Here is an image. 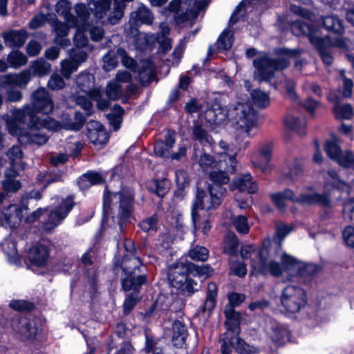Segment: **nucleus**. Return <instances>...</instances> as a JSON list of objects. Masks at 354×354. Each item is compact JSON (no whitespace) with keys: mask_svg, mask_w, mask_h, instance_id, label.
<instances>
[{"mask_svg":"<svg viewBox=\"0 0 354 354\" xmlns=\"http://www.w3.org/2000/svg\"><path fill=\"white\" fill-rule=\"evenodd\" d=\"M118 207L117 223L120 230L123 229V225L127 223L132 216L133 210V196L127 191L122 190L115 193H105L103 198V218L102 227L95 234L94 241L95 246L90 250L93 254L98 252V247L96 246L102 237V230L105 227H115V218L112 215L113 209Z\"/></svg>","mask_w":354,"mask_h":354,"instance_id":"1","label":"nucleus"},{"mask_svg":"<svg viewBox=\"0 0 354 354\" xmlns=\"http://www.w3.org/2000/svg\"><path fill=\"white\" fill-rule=\"evenodd\" d=\"M53 109V101L48 91L40 87L32 93L30 104H26L21 109H15L14 115L22 122H26L28 118L32 126L37 125L42 131L54 130L57 127V122L47 115Z\"/></svg>","mask_w":354,"mask_h":354,"instance_id":"2","label":"nucleus"},{"mask_svg":"<svg viewBox=\"0 0 354 354\" xmlns=\"http://www.w3.org/2000/svg\"><path fill=\"white\" fill-rule=\"evenodd\" d=\"M226 321L225 323L227 332L221 336V350L222 354H230L231 348H234L239 354H252L254 353V347L247 344L239 337L240 333L241 315L232 309V306L225 308Z\"/></svg>","mask_w":354,"mask_h":354,"instance_id":"3","label":"nucleus"},{"mask_svg":"<svg viewBox=\"0 0 354 354\" xmlns=\"http://www.w3.org/2000/svg\"><path fill=\"white\" fill-rule=\"evenodd\" d=\"M297 53L298 50L296 49L281 48L278 50L276 58L265 57L254 59L253 64L256 68L255 78L259 82L270 81L277 71L283 70L288 66L290 57L295 56Z\"/></svg>","mask_w":354,"mask_h":354,"instance_id":"4","label":"nucleus"},{"mask_svg":"<svg viewBox=\"0 0 354 354\" xmlns=\"http://www.w3.org/2000/svg\"><path fill=\"white\" fill-rule=\"evenodd\" d=\"M194 266L190 262L180 261L168 268L167 278L170 286L185 297H189L198 290V285L188 277L189 271Z\"/></svg>","mask_w":354,"mask_h":354,"instance_id":"5","label":"nucleus"},{"mask_svg":"<svg viewBox=\"0 0 354 354\" xmlns=\"http://www.w3.org/2000/svg\"><path fill=\"white\" fill-rule=\"evenodd\" d=\"M306 190L310 193H303L296 196L292 190L286 189L283 192L273 194L271 196L272 201L280 210H283L286 206V201L299 203L302 205H319L324 207H330L331 201L326 193L313 192L312 187H307Z\"/></svg>","mask_w":354,"mask_h":354,"instance_id":"6","label":"nucleus"},{"mask_svg":"<svg viewBox=\"0 0 354 354\" xmlns=\"http://www.w3.org/2000/svg\"><path fill=\"white\" fill-rule=\"evenodd\" d=\"M13 118L8 120L7 127L9 133L18 136L19 141L22 144H35L42 145L48 140V136L37 125L32 126V122L27 118L26 122L17 120L12 111Z\"/></svg>","mask_w":354,"mask_h":354,"instance_id":"7","label":"nucleus"},{"mask_svg":"<svg viewBox=\"0 0 354 354\" xmlns=\"http://www.w3.org/2000/svg\"><path fill=\"white\" fill-rule=\"evenodd\" d=\"M129 247L132 248V243L130 241H125L124 248L129 252V254L124 257L122 263V268L127 274L126 278L122 281V285L125 291L138 290L142 285L146 283L147 277L144 274H137V272H140L139 267L141 265V261L140 258L135 255V250L132 248L131 252Z\"/></svg>","mask_w":354,"mask_h":354,"instance_id":"8","label":"nucleus"},{"mask_svg":"<svg viewBox=\"0 0 354 354\" xmlns=\"http://www.w3.org/2000/svg\"><path fill=\"white\" fill-rule=\"evenodd\" d=\"M167 0H150L153 6H161ZM188 0H173L168 6V10L174 13V18L177 23H183L188 20H193L198 17L199 12L207 6L206 0H190L188 8L183 12V4Z\"/></svg>","mask_w":354,"mask_h":354,"instance_id":"9","label":"nucleus"},{"mask_svg":"<svg viewBox=\"0 0 354 354\" xmlns=\"http://www.w3.org/2000/svg\"><path fill=\"white\" fill-rule=\"evenodd\" d=\"M229 120L234 122L246 134L250 136V131L257 122V115L253 107L248 103H238L229 107Z\"/></svg>","mask_w":354,"mask_h":354,"instance_id":"10","label":"nucleus"},{"mask_svg":"<svg viewBox=\"0 0 354 354\" xmlns=\"http://www.w3.org/2000/svg\"><path fill=\"white\" fill-rule=\"evenodd\" d=\"M194 149L193 160L199 165L203 171H208L213 169H224L227 173L231 174L236 171V153L232 155L225 154L223 156V160L216 161L212 156L202 151H197L195 147Z\"/></svg>","mask_w":354,"mask_h":354,"instance_id":"11","label":"nucleus"},{"mask_svg":"<svg viewBox=\"0 0 354 354\" xmlns=\"http://www.w3.org/2000/svg\"><path fill=\"white\" fill-rule=\"evenodd\" d=\"M209 194L202 189H197L196 199L192 207V222L196 225L198 219V209L209 211L218 207L223 201V194L221 191L214 187H208Z\"/></svg>","mask_w":354,"mask_h":354,"instance_id":"12","label":"nucleus"},{"mask_svg":"<svg viewBox=\"0 0 354 354\" xmlns=\"http://www.w3.org/2000/svg\"><path fill=\"white\" fill-rule=\"evenodd\" d=\"M280 301L286 312L298 313L304 308L307 303L306 291L297 286H286L281 290Z\"/></svg>","mask_w":354,"mask_h":354,"instance_id":"13","label":"nucleus"},{"mask_svg":"<svg viewBox=\"0 0 354 354\" xmlns=\"http://www.w3.org/2000/svg\"><path fill=\"white\" fill-rule=\"evenodd\" d=\"M75 205L73 196L62 199L59 204L52 208L47 214L43 227L46 231H50L59 225L65 219Z\"/></svg>","mask_w":354,"mask_h":354,"instance_id":"14","label":"nucleus"},{"mask_svg":"<svg viewBox=\"0 0 354 354\" xmlns=\"http://www.w3.org/2000/svg\"><path fill=\"white\" fill-rule=\"evenodd\" d=\"M75 9L80 20L77 21L75 26L77 32L74 35L73 42L77 48H80L86 46L88 43L87 37L88 10L86 6L83 3L77 4Z\"/></svg>","mask_w":354,"mask_h":354,"instance_id":"15","label":"nucleus"},{"mask_svg":"<svg viewBox=\"0 0 354 354\" xmlns=\"http://www.w3.org/2000/svg\"><path fill=\"white\" fill-rule=\"evenodd\" d=\"M264 251H259V260L251 259L250 266L252 268V274H270L278 277L283 271L281 264L275 261H268Z\"/></svg>","mask_w":354,"mask_h":354,"instance_id":"16","label":"nucleus"},{"mask_svg":"<svg viewBox=\"0 0 354 354\" xmlns=\"http://www.w3.org/2000/svg\"><path fill=\"white\" fill-rule=\"evenodd\" d=\"M37 322V319H30L26 317H15L12 320V327L23 340H33L41 331Z\"/></svg>","mask_w":354,"mask_h":354,"instance_id":"17","label":"nucleus"},{"mask_svg":"<svg viewBox=\"0 0 354 354\" xmlns=\"http://www.w3.org/2000/svg\"><path fill=\"white\" fill-rule=\"evenodd\" d=\"M40 199L41 194L37 190H32L24 194L21 198V207L16 204L10 205L3 214H4L5 219L9 225L14 227L21 221L22 217V209H27V202L28 199Z\"/></svg>","mask_w":354,"mask_h":354,"instance_id":"18","label":"nucleus"},{"mask_svg":"<svg viewBox=\"0 0 354 354\" xmlns=\"http://www.w3.org/2000/svg\"><path fill=\"white\" fill-rule=\"evenodd\" d=\"M324 149L328 156L344 167L354 168V156L351 151L341 150L334 140L326 142Z\"/></svg>","mask_w":354,"mask_h":354,"instance_id":"19","label":"nucleus"},{"mask_svg":"<svg viewBox=\"0 0 354 354\" xmlns=\"http://www.w3.org/2000/svg\"><path fill=\"white\" fill-rule=\"evenodd\" d=\"M265 330L270 339L278 344L285 343L290 339L287 328L270 317L266 320Z\"/></svg>","mask_w":354,"mask_h":354,"instance_id":"20","label":"nucleus"},{"mask_svg":"<svg viewBox=\"0 0 354 354\" xmlns=\"http://www.w3.org/2000/svg\"><path fill=\"white\" fill-rule=\"evenodd\" d=\"M291 28L294 34L306 35L308 37L310 42L316 48L320 47L322 38L317 35V30L310 23L298 20L292 24Z\"/></svg>","mask_w":354,"mask_h":354,"instance_id":"21","label":"nucleus"},{"mask_svg":"<svg viewBox=\"0 0 354 354\" xmlns=\"http://www.w3.org/2000/svg\"><path fill=\"white\" fill-rule=\"evenodd\" d=\"M272 156V150L270 145H264L259 149V152L252 156V165L263 172H266L272 169L270 164Z\"/></svg>","mask_w":354,"mask_h":354,"instance_id":"22","label":"nucleus"},{"mask_svg":"<svg viewBox=\"0 0 354 354\" xmlns=\"http://www.w3.org/2000/svg\"><path fill=\"white\" fill-rule=\"evenodd\" d=\"M28 257L31 264L38 267L44 266L49 257L48 248L42 243H36L29 250Z\"/></svg>","mask_w":354,"mask_h":354,"instance_id":"23","label":"nucleus"},{"mask_svg":"<svg viewBox=\"0 0 354 354\" xmlns=\"http://www.w3.org/2000/svg\"><path fill=\"white\" fill-rule=\"evenodd\" d=\"M229 108L226 109L221 104L215 102L207 109L204 116L206 121L212 124H221L227 119L229 120Z\"/></svg>","mask_w":354,"mask_h":354,"instance_id":"24","label":"nucleus"},{"mask_svg":"<svg viewBox=\"0 0 354 354\" xmlns=\"http://www.w3.org/2000/svg\"><path fill=\"white\" fill-rule=\"evenodd\" d=\"M232 189H237L240 192L247 191L249 194L257 192L259 186L256 181L252 180L250 174H245L238 176L232 182Z\"/></svg>","mask_w":354,"mask_h":354,"instance_id":"25","label":"nucleus"},{"mask_svg":"<svg viewBox=\"0 0 354 354\" xmlns=\"http://www.w3.org/2000/svg\"><path fill=\"white\" fill-rule=\"evenodd\" d=\"M109 140V134L104 127L95 120H90V142L95 146L104 145Z\"/></svg>","mask_w":354,"mask_h":354,"instance_id":"26","label":"nucleus"},{"mask_svg":"<svg viewBox=\"0 0 354 354\" xmlns=\"http://www.w3.org/2000/svg\"><path fill=\"white\" fill-rule=\"evenodd\" d=\"M52 26L54 32L56 33L54 42L62 47L68 46L71 44V41L66 38V36L68 35L70 28H73L74 26L59 21H53Z\"/></svg>","mask_w":354,"mask_h":354,"instance_id":"27","label":"nucleus"},{"mask_svg":"<svg viewBox=\"0 0 354 354\" xmlns=\"http://www.w3.org/2000/svg\"><path fill=\"white\" fill-rule=\"evenodd\" d=\"M174 135L168 133L165 136V140L157 141L153 147L154 153L160 157L169 158L171 156V149L175 144Z\"/></svg>","mask_w":354,"mask_h":354,"instance_id":"28","label":"nucleus"},{"mask_svg":"<svg viewBox=\"0 0 354 354\" xmlns=\"http://www.w3.org/2000/svg\"><path fill=\"white\" fill-rule=\"evenodd\" d=\"M28 35L25 30H11L2 34L5 42L10 48H20L26 42Z\"/></svg>","mask_w":354,"mask_h":354,"instance_id":"29","label":"nucleus"},{"mask_svg":"<svg viewBox=\"0 0 354 354\" xmlns=\"http://www.w3.org/2000/svg\"><path fill=\"white\" fill-rule=\"evenodd\" d=\"M131 23L145 25H151L154 16L151 10L144 5L140 6L136 10L133 11L130 15Z\"/></svg>","mask_w":354,"mask_h":354,"instance_id":"30","label":"nucleus"},{"mask_svg":"<svg viewBox=\"0 0 354 354\" xmlns=\"http://www.w3.org/2000/svg\"><path fill=\"white\" fill-rule=\"evenodd\" d=\"M301 261L294 257L282 252L281 256V267L283 272L288 274V280L293 281L297 269H300L299 265Z\"/></svg>","mask_w":354,"mask_h":354,"instance_id":"31","label":"nucleus"},{"mask_svg":"<svg viewBox=\"0 0 354 354\" xmlns=\"http://www.w3.org/2000/svg\"><path fill=\"white\" fill-rule=\"evenodd\" d=\"M19 173L15 169L8 168L4 172V180H2V187L6 192H16L21 188V183L17 178Z\"/></svg>","mask_w":354,"mask_h":354,"instance_id":"32","label":"nucleus"},{"mask_svg":"<svg viewBox=\"0 0 354 354\" xmlns=\"http://www.w3.org/2000/svg\"><path fill=\"white\" fill-rule=\"evenodd\" d=\"M187 337V329L185 324L176 320L172 324L171 342L176 347H183Z\"/></svg>","mask_w":354,"mask_h":354,"instance_id":"33","label":"nucleus"},{"mask_svg":"<svg viewBox=\"0 0 354 354\" xmlns=\"http://www.w3.org/2000/svg\"><path fill=\"white\" fill-rule=\"evenodd\" d=\"M32 77L30 70L26 69L19 73H10L5 76L6 82L21 88L26 87Z\"/></svg>","mask_w":354,"mask_h":354,"instance_id":"34","label":"nucleus"},{"mask_svg":"<svg viewBox=\"0 0 354 354\" xmlns=\"http://www.w3.org/2000/svg\"><path fill=\"white\" fill-rule=\"evenodd\" d=\"M218 171H210L209 178L212 182V184L209 187H214L215 189L221 191V194L224 195L226 192V189L223 187V185H226L230 181V177L226 174L227 172L222 171L223 169H218Z\"/></svg>","mask_w":354,"mask_h":354,"instance_id":"35","label":"nucleus"},{"mask_svg":"<svg viewBox=\"0 0 354 354\" xmlns=\"http://www.w3.org/2000/svg\"><path fill=\"white\" fill-rule=\"evenodd\" d=\"M71 9V4L66 0H60L56 4L57 12L64 18L66 23L69 24L71 26H75L80 19L77 16L75 17L70 12Z\"/></svg>","mask_w":354,"mask_h":354,"instance_id":"36","label":"nucleus"},{"mask_svg":"<svg viewBox=\"0 0 354 354\" xmlns=\"http://www.w3.org/2000/svg\"><path fill=\"white\" fill-rule=\"evenodd\" d=\"M1 247L7 257L8 261L12 264H17L20 259L16 248V243L11 239H6L1 243Z\"/></svg>","mask_w":354,"mask_h":354,"instance_id":"37","label":"nucleus"},{"mask_svg":"<svg viewBox=\"0 0 354 354\" xmlns=\"http://www.w3.org/2000/svg\"><path fill=\"white\" fill-rule=\"evenodd\" d=\"M282 243L279 238H273L272 240L268 238L263 242V247L259 251H264L266 257L278 256L282 250Z\"/></svg>","mask_w":354,"mask_h":354,"instance_id":"38","label":"nucleus"},{"mask_svg":"<svg viewBox=\"0 0 354 354\" xmlns=\"http://www.w3.org/2000/svg\"><path fill=\"white\" fill-rule=\"evenodd\" d=\"M169 186V180L165 178L153 179L147 183L149 190L155 193L159 197H163L168 192Z\"/></svg>","mask_w":354,"mask_h":354,"instance_id":"39","label":"nucleus"},{"mask_svg":"<svg viewBox=\"0 0 354 354\" xmlns=\"http://www.w3.org/2000/svg\"><path fill=\"white\" fill-rule=\"evenodd\" d=\"M28 70L35 76L43 77L50 72L51 65L44 59L39 58L31 62Z\"/></svg>","mask_w":354,"mask_h":354,"instance_id":"40","label":"nucleus"},{"mask_svg":"<svg viewBox=\"0 0 354 354\" xmlns=\"http://www.w3.org/2000/svg\"><path fill=\"white\" fill-rule=\"evenodd\" d=\"M6 156L8 157L10 161L11 167L13 169H24V166L22 162L23 152L19 146H13L6 153Z\"/></svg>","mask_w":354,"mask_h":354,"instance_id":"41","label":"nucleus"},{"mask_svg":"<svg viewBox=\"0 0 354 354\" xmlns=\"http://www.w3.org/2000/svg\"><path fill=\"white\" fill-rule=\"evenodd\" d=\"M324 27L328 31L333 32L338 35L344 32L342 21L335 15H329L322 19Z\"/></svg>","mask_w":354,"mask_h":354,"instance_id":"42","label":"nucleus"},{"mask_svg":"<svg viewBox=\"0 0 354 354\" xmlns=\"http://www.w3.org/2000/svg\"><path fill=\"white\" fill-rule=\"evenodd\" d=\"M250 96L254 104L259 109H265L270 104L268 93L261 89H254L250 92Z\"/></svg>","mask_w":354,"mask_h":354,"instance_id":"43","label":"nucleus"},{"mask_svg":"<svg viewBox=\"0 0 354 354\" xmlns=\"http://www.w3.org/2000/svg\"><path fill=\"white\" fill-rule=\"evenodd\" d=\"M8 63L13 68H19L26 64L28 62L27 57L19 50H12L7 57Z\"/></svg>","mask_w":354,"mask_h":354,"instance_id":"44","label":"nucleus"},{"mask_svg":"<svg viewBox=\"0 0 354 354\" xmlns=\"http://www.w3.org/2000/svg\"><path fill=\"white\" fill-rule=\"evenodd\" d=\"M124 109L120 105H115L111 113L107 115L110 124L114 131H118L120 127Z\"/></svg>","mask_w":354,"mask_h":354,"instance_id":"45","label":"nucleus"},{"mask_svg":"<svg viewBox=\"0 0 354 354\" xmlns=\"http://www.w3.org/2000/svg\"><path fill=\"white\" fill-rule=\"evenodd\" d=\"M287 127L295 131L299 135L305 133L306 121L293 115H288L285 120Z\"/></svg>","mask_w":354,"mask_h":354,"instance_id":"46","label":"nucleus"},{"mask_svg":"<svg viewBox=\"0 0 354 354\" xmlns=\"http://www.w3.org/2000/svg\"><path fill=\"white\" fill-rule=\"evenodd\" d=\"M239 241L234 234L228 235L224 242L223 252L231 256H237Z\"/></svg>","mask_w":354,"mask_h":354,"instance_id":"47","label":"nucleus"},{"mask_svg":"<svg viewBox=\"0 0 354 354\" xmlns=\"http://www.w3.org/2000/svg\"><path fill=\"white\" fill-rule=\"evenodd\" d=\"M194 139L198 140L203 145H211L212 138L205 128L201 125H196L193 129Z\"/></svg>","mask_w":354,"mask_h":354,"instance_id":"48","label":"nucleus"},{"mask_svg":"<svg viewBox=\"0 0 354 354\" xmlns=\"http://www.w3.org/2000/svg\"><path fill=\"white\" fill-rule=\"evenodd\" d=\"M122 85L113 80L109 82L106 87V94L109 100H117L122 95Z\"/></svg>","mask_w":354,"mask_h":354,"instance_id":"49","label":"nucleus"},{"mask_svg":"<svg viewBox=\"0 0 354 354\" xmlns=\"http://www.w3.org/2000/svg\"><path fill=\"white\" fill-rule=\"evenodd\" d=\"M78 67V63L73 58L64 59L61 62L62 74L64 77L68 79L71 74L77 70Z\"/></svg>","mask_w":354,"mask_h":354,"instance_id":"50","label":"nucleus"},{"mask_svg":"<svg viewBox=\"0 0 354 354\" xmlns=\"http://www.w3.org/2000/svg\"><path fill=\"white\" fill-rule=\"evenodd\" d=\"M333 112L337 118L339 119H351L353 115V108L351 105L346 104L341 105L337 104L333 108Z\"/></svg>","mask_w":354,"mask_h":354,"instance_id":"51","label":"nucleus"},{"mask_svg":"<svg viewBox=\"0 0 354 354\" xmlns=\"http://www.w3.org/2000/svg\"><path fill=\"white\" fill-rule=\"evenodd\" d=\"M188 255L194 261H205L208 259L209 251L203 246L196 245L189 251Z\"/></svg>","mask_w":354,"mask_h":354,"instance_id":"52","label":"nucleus"},{"mask_svg":"<svg viewBox=\"0 0 354 354\" xmlns=\"http://www.w3.org/2000/svg\"><path fill=\"white\" fill-rule=\"evenodd\" d=\"M140 229L147 233H153L158 230V218L156 215L153 214L142 220L140 224Z\"/></svg>","mask_w":354,"mask_h":354,"instance_id":"53","label":"nucleus"},{"mask_svg":"<svg viewBox=\"0 0 354 354\" xmlns=\"http://www.w3.org/2000/svg\"><path fill=\"white\" fill-rule=\"evenodd\" d=\"M116 55L120 59L122 65L131 71H136V60L128 56L126 50L122 48H118L116 50Z\"/></svg>","mask_w":354,"mask_h":354,"instance_id":"54","label":"nucleus"},{"mask_svg":"<svg viewBox=\"0 0 354 354\" xmlns=\"http://www.w3.org/2000/svg\"><path fill=\"white\" fill-rule=\"evenodd\" d=\"M234 227L239 233L247 234L249 232L250 226L248 218L243 215L234 216L232 218Z\"/></svg>","mask_w":354,"mask_h":354,"instance_id":"55","label":"nucleus"},{"mask_svg":"<svg viewBox=\"0 0 354 354\" xmlns=\"http://www.w3.org/2000/svg\"><path fill=\"white\" fill-rule=\"evenodd\" d=\"M233 44V36L227 30H225L218 39V48L221 50L230 49Z\"/></svg>","mask_w":354,"mask_h":354,"instance_id":"56","label":"nucleus"},{"mask_svg":"<svg viewBox=\"0 0 354 354\" xmlns=\"http://www.w3.org/2000/svg\"><path fill=\"white\" fill-rule=\"evenodd\" d=\"M140 24L131 23L129 18V23L124 26V35L127 37L132 38L136 41L139 38L144 37L143 35L138 31Z\"/></svg>","mask_w":354,"mask_h":354,"instance_id":"57","label":"nucleus"},{"mask_svg":"<svg viewBox=\"0 0 354 354\" xmlns=\"http://www.w3.org/2000/svg\"><path fill=\"white\" fill-rule=\"evenodd\" d=\"M154 77L153 68L149 64L139 72V80L143 86L149 85L153 81Z\"/></svg>","mask_w":354,"mask_h":354,"instance_id":"58","label":"nucleus"},{"mask_svg":"<svg viewBox=\"0 0 354 354\" xmlns=\"http://www.w3.org/2000/svg\"><path fill=\"white\" fill-rule=\"evenodd\" d=\"M342 214L344 219L350 222L354 215V198L346 200L343 203Z\"/></svg>","mask_w":354,"mask_h":354,"instance_id":"59","label":"nucleus"},{"mask_svg":"<svg viewBox=\"0 0 354 354\" xmlns=\"http://www.w3.org/2000/svg\"><path fill=\"white\" fill-rule=\"evenodd\" d=\"M94 100L97 103V106L100 110H104L109 106V100L102 96V95L95 90H90V100Z\"/></svg>","mask_w":354,"mask_h":354,"instance_id":"60","label":"nucleus"},{"mask_svg":"<svg viewBox=\"0 0 354 354\" xmlns=\"http://www.w3.org/2000/svg\"><path fill=\"white\" fill-rule=\"evenodd\" d=\"M299 267L300 269H297L295 277L312 276L317 271V268L314 264H306L301 262Z\"/></svg>","mask_w":354,"mask_h":354,"instance_id":"61","label":"nucleus"},{"mask_svg":"<svg viewBox=\"0 0 354 354\" xmlns=\"http://www.w3.org/2000/svg\"><path fill=\"white\" fill-rule=\"evenodd\" d=\"M302 170L301 165L299 162L295 161L290 167L288 171L284 175L290 181H295L302 174Z\"/></svg>","mask_w":354,"mask_h":354,"instance_id":"62","label":"nucleus"},{"mask_svg":"<svg viewBox=\"0 0 354 354\" xmlns=\"http://www.w3.org/2000/svg\"><path fill=\"white\" fill-rule=\"evenodd\" d=\"M65 86V82L62 77V75L54 73L53 74L48 82V87L51 90H59L63 88Z\"/></svg>","mask_w":354,"mask_h":354,"instance_id":"63","label":"nucleus"},{"mask_svg":"<svg viewBox=\"0 0 354 354\" xmlns=\"http://www.w3.org/2000/svg\"><path fill=\"white\" fill-rule=\"evenodd\" d=\"M342 237L345 244L350 248H354V227L347 226L342 232Z\"/></svg>","mask_w":354,"mask_h":354,"instance_id":"64","label":"nucleus"}]
</instances>
